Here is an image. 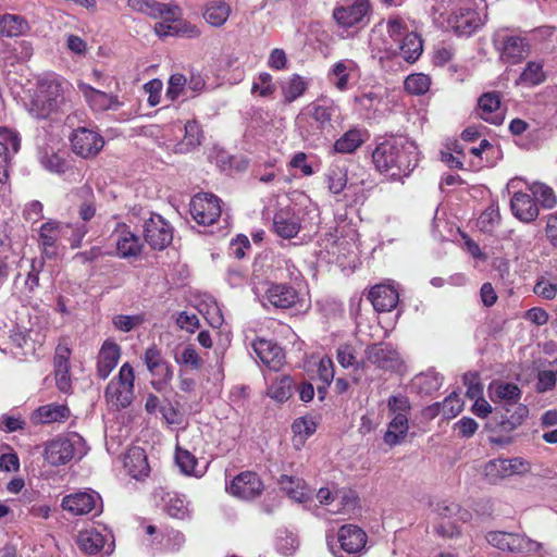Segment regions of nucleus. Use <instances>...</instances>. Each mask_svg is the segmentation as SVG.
Returning <instances> with one entry per match:
<instances>
[{
    "label": "nucleus",
    "instance_id": "864d4df0",
    "mask_svg": "<svg viewBox=\"0 0 557 557\" xmlns=\"http://www.w3.org/2000/svg\"><path fill=\"white\" fill-rule=\"evenodd\" d=\"M185 135L181 143V150H189L200 145L202 132L200 125L195 120L188 121L185 126Z\"/></svg>",
    "mask_w": 557,
    "mask_h": 557
},
{
    "label": "nucleus",
    "instance_id": "052dcab7",
    "mask_svg": "<svg viewBox=\"0 0 557 557\" xmlns=\"http://www.w3.org/2000/svg\"><path fill=\"white\" fill-rule=\"evenodd\" d=\"M292 430L301 442H305L317 431V423L312 418L301 417L293 422Z\"/></svg>",
    "mask_w": 557,
    "mask_h": 557
},
{
    "label": "nucleus",
    "instance_id": "473e14b6",
    "mask_svg": "<svg viewBox=\"0 0 557 557\" xmlns=\"http://www.w3.org/2000/svg\"><path fill=\"white\" fill-rule=\"evenodd\" d=\"M232 12L231 5L224 0H209L205 4L203 18L213 27L223 26Z\"/></svg>",
    "mask_w": 557,
    "mask_h": 557
},
{
    "label": "nucleus",
    "instance_id": "412c9836",
    "mask_svg": "<svg viewBox=\"0 0 557 557\" xmlns=\"http://www.w3.org/2000/svg\"><path fill=\"white\" fill-rule=\"evenodd\" d=\"M77 87L87 103L95 111L116 110L122 106V102L115 95L98 90L86 83H78Z\"/></svg>",
    "mask_w": 557,
    "mask_h": 557
},
{
    "label": "nucleus",
    "instance_id": "393cba45",
    "mask_svg": "<svg viewBox=\"0 0 557 557\" xmlns=\"http://www.w3.org/2000/svg\"><path fill=\"white\" fill-rule=\"evenodd\" d=\"M121 356L120 346L107 339L98 354L97 374L100 379L104 380L109 376L112 370L116 367Z\"/></svg>",
    "mask_w": 557,
    "mask_h": 557
},
{
    "label": "nucleus",
    "instance_id": "b1692460",
    "mask_svg": "<svg viewBox=\"0 0 557 557\" xmlns=\"http://www.w3.org/2000/svg\"><path fill=\"white\" fill-rule=\"evenodd\" d=\"M267 300L275 308L288 309L298 301V292L290 285L271 284L265 292Z\"/></svg>",
    "mask_w": 557,
    "mask_h": 557
},
{
    "label": "nucleus",
    "instance_id": "4468645a",
    "mask_svg": "<svg viewBox=\"0 0 557 557\" xmlns=\"http://www.w3.org/2000/svg\"><path fill=\"white\" fill-rule=\"evenodd\" d=\"M484 23L480 13L469 5H460L450 13L447 20L448 26L456 35L466 37L474 34Z\"/></svg>",
    "mask_w": 557,
    "mask_h": 557
},
{
    "label": "nucleus",
    "instance_id": "4be33fe9",
    "mask_svg": "<svg viewBox=\"0 0 557 557\" xmlns=\"http://www.w3.org/2000/svg\"><path fill=\"white\" fill-rule=\"evenodd\" d=\"M74 443L67 437H57L45 448L44 458L51 466H61L74 457Z\"/></svg>",
    "mask_w": 557,
    "mask_h": 557
},
{
    "label": "nucleus",
    "instance_id": "9b49d317",
    "mask_svg": "<svg viewBox=\"0 0 557 557\" xmlns=\"http://www.w3.org/2000/svg\"><path fill=\"white\" fill-rule=\"evenodd\" d=\"M492 546L511 553H533L540 549V543L527 537L524 534L493 531L486 535Z\"/></svg>",
    "mask_w": 557,
    "mask_h": 557
},
{
    "label": "nucleus",
    "instance_id": "aec40b11",
    "mask_svg": "<svg viewBox=\"0 0 557 557\" xmlns=\"http://www.w3.org/2000/svg\"><path fill=\"white\" fill-rule=\"evenodd\" d=\"M252 349L260 361L270 368L277 371L284 362V351L274 342L265 338H257L252 342Z\"/></svg>",
    "mask_w": 557,
    "mask_h": 557
},
{
    "label": "nucleus",
    "instance_id": "bb28decb",
    "mask_svg": "<svg viewBox=\"0 0 557 557\" xmlns=\"http://www.w3.org/2000/svg\"><path fill=\"white\" fill-rule=\"evenodd\" d=\"M376 311L387 312L393 310L398 304L397 290L389 286L380 284L371 288L368 296Z\"/></svg>",
    "mask_w": 557,
    "mask_h": 557
},
{
    "label": "nucleus",
    "instance_id": "7ed1b4c3",
    "mask_svg": "<svg viewBox=\"0 0 557 557\" xmlns=\"http://www.w3.org/2000/svg\"><path fill=\"white\" fill-rule=\"evenodd\" d=\"M71 84L55 74L38 79L37 92L27 106L28 113L39 120L49 117L65 104Z\"/></svg>",
    "mask_w": 557,
    "mask_h": 557
},
{
    "label": "nucleus",
    "instance_id": "69168bd1",
    "mask_svg": "<svg viewBox=\"0 0 557 557\" xmlns=\"http://www.w3.org/2000/svg\"><path fill=\"white\" fill-rule=\"evenodd\" d=\"M175 461L182 472L185 474H196L197 459L188 450L177 447L175 453Z\"/></svg>",
    "mask_w": 557,
    "mask_h": 557
},
{
    "label": "nucleus",
    "instance_id": "2f4dec72",
    "mask_svg": "<svg viewBox=\"0 0 557 557\" xmlns=\"http://www.w3.org/2000/svg\"><path fill=\"white\" fill-rule=\"evenodd\" d=\"M143 243L135 233L122 230L116 238L117 256L123 259L136 258L141 253Z\"/></svg>",
    "mask_w": 557,
    "mask_h": 557
},
{
    "label": "nucleus",
    "instance_id": "a18cd8bd",
    "mask_svg": "<svg viewBox=\"0 0 557 557\" xmlns=\"http://www.w3.org/2000/svg\"><path fill=\"white\" fill-rule=\"evenodd\" d=\"M463 401L457 393L453 392L442 403H435L430 407L435 413L442 412L446 419L455 418L462 411Z\"/></svg>",
    "mask_w": 557,
    "mask_h": 557
},
{
    "label": "nucleus",
    "instance_id": "2eb2a0df",
    "mask_svg": "<svg viewBox=\"0 0 557 557\" xmlns=\"http://www.w3.org/2000/svg\"><path fill=\"white\" fill-rule=\"evenodd\" d=\"M190 214L198 224H213L221 215L220 199L208 193L195 195L190 200Z\"/></svg>",
    "mask_w": 557,
    "mask_h": 557
},
{
    "label": "nucleus",
    "instance_id": "4c0bfd02",
    "mask_svg": "<svg viewBox=\"0 0 557 557\" xmlns=\"http://www.w3.org/2000/svg\"><path fill=\"white\" fill-rule=\"evenodd\" d=\"M336 106L331 103H312L308 108V113L315 121V124L320 126V128L325 133V135H330L333 129L332 117L336 113Z\"/></svg>",
    "mask_w": 557,
    "mask_h": 557
},
{
    "label": "nucleus",
    "instance_id": "72a5a7b5",
    "mask_svg": "<svg viewBox=\"0 0 557 557\" xmlns=\"http://www.w3.org/2000/svg\"><path fill=\"white\" fill-rule=\"evenodd\" d=\"M392 419L384 433L383 440L386 445L394 447L404 442L409 430L408 417L405 414L391 416Z\"/></svg>",
    "mask_w": 557,
    "mask_h": 557
},
{
    "label": "nucleus",
    "instance_id": "39448f33",
    "mask_svg": "<svg viewBox=\"0 0 557 557\" xmlns=\"http://www.w3.org/2000/svg\"><path fill=\"white\" fill-rule=\"evenodd\" d=\"M326 545L334 557H356L364 549L368 536L358 524H342L335 534H326Z\"/></svg>",
    "mask_w": 557,
    "mask_h": 557
},
{
    "label": "nucleus",
    "instance_id": "58836bf2",
    "mask_svg": "<svg viewBox=\"0 0 557 557\" xmlns=\"http://www.w3.org/2000/svg\"><path fill=\"white\" fill-rule=\"evenodd\" d=\"M124 466L129 475L135 479L148 475L149 465L145 450L140 447H134L127 451L124 458Z\"/></svg>",
    "mask_w": 557,
    "mask_h": 557
},
{
    "label": "nucleus",
    "instance_id": "ea45409f",
    "mask_svg": "<svg viewBox=\"0 0 557 557\" xmlns=\"http://www.w3.org/2000/svg\"><path fill=\"white\" fill-rule=\"evenodd\" d=\"M300 136L310 144H318L326 138L325 133L315 124V121L308 112L298 115L296 120Z\"/></svg>",
    "mask_w": 557,
    "mask_h": 557
},
{
    "label": "nucleus",
    "instance_id": "f704fd0d",
    "mask_svg": "<svg viewBox=\"0 0 557 557\" xmlns=\"http://www.w3.org/2000/svg\"><path fill=\"white\" fill-rule=\"evenodd\" d=\"M430 507L432 512L440 519H453L454 522H468V520L471 519L468 510L461 509L458 504L453 502L440 500L431 503Z\"/></svg>",
    "mask_w": 557,
    "mask_h": 557
},
{
    "label": "nucleus",
    "instance_id": "a878e982",
    "mask_svg": "<svg viewBox=\"0 0 557 557\" xmlns=\"http://www.w3.org/2000/svg\"><path fill=\"white\" fill-rule=\"evenodd\" d=\"M67 228H70L69 225L63 226L61 223L55 221H49L41 225L39 238L44 253L47 258L51 259L57 255V242L61 235L66 233Z\"/></svg>",
    "mask_w": 557,
    "mask_h": 557
},
{
    "label": "nucleus",
    "instance_id": "6ab92c4d",
    "mask_svg": "<svg viewBox=\"0 0 557 557\" xmlns=\"http://www.w3.org/2000/svg\"><path fill=\"white\" fill-rule=\"evenodd\" d=\"M479 116L485 122L500 125L505 119V112L500 107V95L497 91L484 92L478 99Z\"/></svg>",
    "mask_w": 557,
    "mask_h": 557
},
{
    "label": "nucleus",
    "instance_id": "6e6552de",
    "mask_svg": "<svg viewBox=\"0 0 557 557\" xmlns=\"http://www.w3.org/2000/svg\"><path fill=\"white\" fill-rule=\"evenodd\" d=\"M371 4L369 0L346 1L333 10L335 22L344 28H363L370 21Z\"/></svg>",
    "mask_w": 557,
    "mask_h": 557
},
{
    "label": "nucleus",
    "instance_id": "6e6d98bb",
    "mask_svg": "<svg viewBox=\"0 0 557 557\" xmlns=\"http://www.w3.org/2000/svg\"><path fill=\"white\" fill-rule=\"evenodd\" d=\"M430 78L428 75L418 73L407 76L405 79V89L411 95H423L430 88Z\"/></svg>",
    "mask_w": 557,
    "mask_h": 557
},
{
    "label": "nucleus",
    "instance_id": "5701e85b",
    "mask_svg": "<svg viewBox=\"0 0 557 557\" xmlns=\"http://www.w3.org/2000/svg\"><path fill=\"white\" fill-rule=\"evenodd\" d=\"M510 209L515 218L523 223H531L539 216V207L533 196L517 191L510 200Z\"/></svg>",
    "mask_w": 557,
    "mask_h": 557
},
{
    "label": "nucleus",
    "instance_id": "f8f14e48",
    "mask_svg": "<svg viewBox=\"0 0 557 557\" xmlns=\"http://www.w3.org/2000/svg\"><path fill=\"white\" fill-rule=\"evenodd\" d=\"M144 238L151 249L163 250L173 240V227L160 214L152 213L144 222Z\"/></svg>",
    "mask_w": 557,
    "mask_h": 557
},
{
    "label": "nucleus",
    "instance_id": "79ce46f5",
    "mask_svg": "<svg viewBox=\"0 0 557 557\" xmlns=\"http://www.w3.org/2000/svg\"><path fill=\"white\" fill-rule=\"evenodd\" d=\"M164 511L172 519L185 520L189 518L188 504L184 497L177 494L168 493L163 497Z\"/></svg>",
    "mask_w": 557,
    "mask_h": 557
},
{
    "label": "nucleus",
    "instance_id": "cd10ccee",
    "mask_svg": "<svg viewBox=\"0 0 557 557\" xmlns=\"http://www.w3.org/2000/svg\"><path fill=\"white\" fill-rule=\"evenodd\" d=\"M357 73V63L352 60L345 59L332 65L327 74V78L336 89L345 91L348 89L349 79Z\"/></svg>",
    "mask_w": 557,
    "mask_h": 557
},
{
    "label": "nucleus",
    "instance_id": "e2e57ef3",
    "mask_svg": "<svg viewBox=\"0 0 557 557\" xmlns=\"http://www.w3.org/2000/svg\"><path fill=\"white\" fill-rule=\"evenodd\" d=\"M276 90L272 82V76L269 73H260L253 81L251 86V94H259L261 97H269Z\"/></svg>",
    "mask_w": 557,
    "mask_h": 557
},
{
    "label": "nucleus",
    "instance_id": "338daca9",
    "mask_svg": "<svg viewBox=\"0 0 557 557\" xmlns=\"http://www.w3.org/2000/svg\"><path fill=\"white\" fill-rule=\"evenodd\" d=\"M0 141L8 151H11L14 154L17 153L21 148L20 134L5 126L0 127Z\"/></svg>",
    "mask_w": 557,
    "mask_h": 557
},
{
    "label": "nucleus",
    "instance_id": "13d9d810",
    "mask_svg": "<svg viewBox=\"0 0 557 557\" xmlns=\"http://www.w3.org/2000/svg\"><path fill=\"white\" fill-rule=\"evenodd\" d=\"M326 181L331 193L341 194L347 184L346 172L338 166L331 168L327 171Z\"/></svg>",
    "mask_w": 557,
    "mask_h": 557
},
{
    "label": "nucleus",
    "instance_id": "a19ab883",
    "mask_svg": "<svg viewBox=\"0 0 557 557\" xmlns=\"http://www.w3.org/2000/svg\"><path fill=\"white\" fill-rule=\"evenodd\" d=\"M399 50L405 61L416 62L423 51L422 39L417 33H408L400 41Z\"/></svg>",
    "mask_w": 557,
    "mask_h": 557
},
{
    "label": "nucleus",
    "instance_id": "603ef678",
    "mask_svg": "<svg viewBox=\"0 0 557 557\" xmlns=\"http://www.w3.org/2000/svg\"><path fill=\"white\" fill-rule=\"evenodd\" d=\"M336 497L339 499V503L336 505V508L330 509L332 513L351 512L359 506V498L350 488L337 490Z\"/></svg>",
    "mask_w": 557,
    "mask_h": 557
},
{
    "label": "nucleus",
    "instance_id": "c03bdc74",
    "mask_svg": "<svg viewBox=\"0 0 557 557\" xmlns=\"http://www.w3.org/2000/svg\"><path fill=\"white\" fill-rule=\"evenodd\" d=\"M74 195L82 200L78 213L84 222L90 221L96 213L95 196L92 188L88 185L78 187Z\"/></svg>",
    "mask_w": 557,
    "mask_h": 557
},
{
    "label": "nucleus",
    "instance_id": "49530a36",
    "mask_svg": "<svg viewBox=\"0 0 557 557\" xmlns=\"http://www.w3.org/2000/svg\"><path fill=\"white\" fill-rule=\"evenodd\" d=\"M276 549L285 555H293L299 546L298 536L287 528L278 529L275 541Z\"/></svg>",
    "mask_w": 557,
    "mask_h": 557
},
{
    "label": "nucleus",
    "instance_id": "423d86ee",
    "mask_svg": "<svg viewBox=\"0 0 557 557\" xmlns=\"http://www.w3.org/2000/svg\"><path fill=\"white\" fill-rule=\"evenodd\" d=\"M135 373L133 367L125 362L116 377L112 379L106 387L104 397L115 409L128 407L134 399Z\"/></svg>",
    "mask_w": 557,
    "mask_h": 557
},
{
    "label": "nucleus",
    "instance_id": "774afa93",
    "mask_svg": "<svg viewBox=\"0 0 557 557\" xmlns=\"http://www.w3.org/2000/svg\"><path fill=\"white\" fill-rule=\"evenodd\" d=\"M387 33L392 39L400 41L410 32L405 21L399 16H395L387 21Z\"/></svg>",
    "mask_w": 557,
    "mask_h": 557
},
{
    "label": "nucleus",
    "instance_id": "09e8293b",
    "mask_svg": "<svg viewBox=\"0 0 557 557\" xmlns=\"http://www.w3.org/2000/svg\"><path fill=\"white\" fill-rule=\"evenodd\" d=\"M536 235V231L532 228L510 230L507 238L512 242L516 250L527 251L532 247Z\"/></svg>",
    "mask_w": 557,
    "mask_h": 557
},
{
    "label": "nucleus",
    "instance_id": "f03ea898",
    "mask_svg": "<svg viewBox=\"0 0 557 557\" xmlns=\"http://www.w3.org/2000/svg\"><path fill=\"white\" fill-rule=\"evenodd\" d=\"M488 395L493 403H503L496 407L494 420L502 432L510 433L523 423L529 408L519 403L521 391L515 383L493 381L488 386Z\"/></svg>",
    "mask_w": 557,
    "mask_h": 557
},
{
    "label": "nucleus",
    "instance_id": "20e7f679",
    "mask_svg": "<svg viewBox=\"0 0 557 557\" xmlns=\"http://www.w3.org/2000/svg\"><path fill=\"white\" fill-rule=\"evenodd\" d=\"M492 45L499 61L510 65L521 63L531 53L530 40L508 28L497 29L492 36Z\"/></svg>",
    "mask_w": 557,
    "mask_h": 557
},
{
    "label": "nucleus",
    "instance_id": "37998d69",
    "mask_svg": "<svg viewBox=\"0 0 557 557\" xmlns=\"http://www.w3.org/2000/svg\"><path fill=\"white\" fill-rule=\"evenodd\" d=\"M443 384V377L435 371L420 373L412 381V386L419 394L430 395L440 389Z\"/></svg>",
    "mask_w": 557,
    "mask_h": 557
},
{
    "label": "nucleus",
    "instance_id": "0eeeda50",
    "mask_svg": "<svg viewBox=\"0 0 557 557\" xmlns=\"http://www.w3.org/2000/svg\"><path fill=\"white\" fill-rule=\"evenodd\" d=\"M76 543L88 555L109 556L115 547L113 534L104 525L101 529L89 527L79 531Z\"/></svg>",
    "mask_w": 557,
    "mask_h": 557
},
{
    "label": "nucleus",
    "instance_id": "c85d7f7f",
    "mask_svg": "<svg viewBox=\"0 0 557 557\" xmlns=\"http://www.w3.org/2000/svg\"><path fill=\"white\" fill-rule=\"evenodd\" d=\"M70 409L63 404H48L37 408L32 420L35 423L50 424L54 422H63L70 417Z\"/></svg>",
    "mask_w": 557,
    "mask_h": 557
},
{
    "label": "nucleus",
    "instance_id": "1a4fd4ad",
    "mask_svg": "<svg viewBox=\"0 0 557 557\" xmlns=\"http://www.w3.org/2000/svg\"><path fill=\"white\" fill-rule=\"evenodd\" d=\"M143 359L149 373L156 377L151 381L152 387L161 392L173 379V367L163 358L161 350L154 344L146 349Z\"/></svg>",
    "mask_w": 557,
    "mask_h": 557
},
{
    "label": "nucleus",
    "instance_id": "8fccbe9b",
    "mask_svg": "<svg viewBox=\"0 0 557 557\" xmlns=\"http://www.w3.org/2000/svg\"><path fill=\"white\" fill-rule=\"evenodd\" d=\"M294 381L288 375L277 377L269 388L271 398L277 401H286L293 394Z\"/></svg>",
    "mask_w": 557,
    "mask_h": 557
},
{
    "label": "nucleus",
    "instance_id": "c9c22d12",
    "mask_svg": "<svg viewBox=\"0 0 557 557\" xmlns=\"http://www.w3.org/2000/svg\"><path fill=\"white\" fill-rule=\"evenodd\" d=\"M367 139V132L361 128H350L344 133L333 145V150L337 153H352Z\"/></svg>",
    "mask_w": 557,
    "mask_h": 557
},
{
    "label": "nucleus",
    "instance_id": "9d476101",
    "mask_svg": "<svg viewBox=\"0 0 557 557\" xmlns=\"http://www.w3.org/2000/svg\"><path fill=\"white\" fill-rule=\"evenodd\" d=\"M62 508L75 516L89 515L94 519L103 511V504L101 496L95 491L78 492L63 497Z\"/></svg>",
    "mask_w": 557,
    "mask_h": 557
},
{
    "label": "nucleus",
    "instance_id": "0e129e2a",
    "mask_svg": "<svg viewBox=\"0 0 557 557\" xmlns=\"http://www.w3.org/2000/svg\"><path fill=\"white\" fill-rule=\"evenodd\" d=\"M154 32L159 37H166L170 35L178 34L181 32L188 33L189 36H198L199 32L196 26L185 23L182 29L176 26L170 25L168 22H160L154 25Z\"/></svg>",
    "mask_w": 557,
    "mask_h": 557
},
{
    "label": "nucleus",
    "instance_id": "c756f323",
    "mask_svg": "<svg viewBox=\"0 0 557 557\" xmlns=\"http://www.w3.org/2000/svg\"><path fill=\"white\" fill-rule=\"evenodd\" d=\"M546 79L547 74L544 70V62L532 60L525 63L516 79V85L531 88L543 84Z\"/></svg>",
    "mask_w": 557,
    "mask_h": 557
},
{
    "label": "nucleus",
    "instance_id": "bf43d9fd",
    "mask_svg": "<svg viewBox=\"0 0 557 557\" xmlns=\"http://www.w3.org/2000/svg\"><path fill=\"white\" fill-rule=\"evenodd\" d=\"M387 408L389 416H409L411 405L409 398L404 394L392 395L387 399Z\"/></svg>",
    "mask_w": 557,
    "mask_h": 557
},
{
    "label": "nucleus",
    "instance_id": "4d7b16f0",
    "mask_svg": "<svg viewBox=\"0 0 557 557\" xmlns=\"http://www.w3.org/2000/svg\"><path fill=\"white\" fill-rule=\"evenodd\" d=\"M186 84L187 79L183 74L177 73L171 75L168 83L165 96L172 101H175L180 96L188 97Z\"/></svg>",
    "mask_w": 557,
    "mask_h": 557
},
{
    "label": "nucleus",
    "instance_id": "de8ad7c7",
    "mask_svg": "<svg viewBox=\"0 0 557 557\" xmlns=\"http://www.w3.org/2000/svg\"><path fill=\"white\" fill-rule=\"evenodd\" d=\"M308 83L298 74H294L289 81L282 87L284 101L292 103L305 94Z\"/></svg>",
    "mask_w": 557,
    "mask_h": 557
},
{
    "label": "nucleus",
    "instance_id": "f257e3e1",
    "mask_svg": "<svg viewBox=\"0 0 557 557\" xmlns=\"http://www.w3.org/2000/svg\"><path fill=\"white\" fill-rule=\"evenodd\" d=\"M375 169L393 181L410 175L419 162L416 143L404 135L384 139L372 152Z\"/></svg>",
    "mask_w": 557,
    "mask_h": 557
},
{
    "label": "nucleus",
    "instance_id": "680f3d73",
    "mask_svg": "<svg viewBox=\"0 0 557 557\" xmlns=\"http://www.w3.org/2000/svg\"><path fill=\"white\" fill-rule=\"evenodd\" d=\"M500 222V213L497 206L491 205L479 218V225L483 232H492Z\"/></svg>",
    "mask_w": 557,
    "mask_h": 557
},
{
    "label": "nucleus",
    "instance_id": "ddd939ff",
    "mask_svg": "<svg viewBox=\"0 0 557 557\" xmlns=\"http://www.w3.org/2000/svg\"><path fill=\"white\" fill-rule=\"evenodd\" d=\"M72 151L84 158L96 157L104 145L103 137L96 131L86 127H78L70 135Z\"/></svg>",
    "mask_w": 557,
    "mask_h": 557
},
{
    "label": "nucleus",
    "instance_id": "dca6fc26",
    "mask_svg": "<svg viewBox=\"0 0 557 557\" xmlns=\"http://www.w3.org/2000/svg\"><path fill=\"white\" fill-rule=\"evenodd\" d=\"M367 360L379 369L395 371L403 361L399 352L389 343L381 342L367 346L364 350Z\"/></svg>",
    "mask_w": 557,
    "mask_h": 557
},
{
    "label": "nucleus",
    "instance_id": "a211bd4d",
    "mask_svg": "<svg viewBox=\"0 0 557 557\" xmlns=\"http://www.w3.org/2000/svg\"><path fill=\"white\" fill-rule=\"evenodd\" d=\"M273 232L281 238L290 239L297 236L301 228V220L292 207L280 208L273 216Z\"/></svg>",
    "mask_w": 557,
    "mask_h": 557
},
{
    "label": "nucleus",
    "instance_id": "5fc2aeb1",
    "mask_svg": "<svg viewBox=\"0 0 557 557\" xmlns=\"http://www.w3.org/2000/svg\"><path fill=\"white\" fill-rule=\"evenodd\" d=\"M127 7L134 12L146 14L152 18L161 17L159 9L162 7L161 2L157 0H127Z\"/></svg>",
    "mask_w": 557,
    "mask_h": 557
},
{
    "label": "nucleus",
    "instance_id": "f3484780",
    "mask_svg": "<svg viewBox=\"0 0 557 557\" xmlns=\"http://www.w3.org/2000/svg\"><path fill=\"white\" fill-rule=\"evenodd\" d=\"M226 491L238 499L251 500L261 495L263 483L256 472L245 471L226 485Z\"/></svg>",
    "mask_w": 557,
    "mask_h": 557
},
{
    "label": "nucleus",
    "instance_id": "e433bc0d",
    "mask_svg": "<svg viewBox=\"0 0 557 557\" xmlns=\"http://www.w3.org/2000/svg\"><path fill=\"white\" fill-rule=\"evenodd\" d=\"M29 30L27 20L17 14H0V37H18Z\"/></svg>",
    "mask_w": 557,
    "mask_h": 557
},
{
    "label": "nucleus",
    "instance_id": "3c124183",
    "mask_svg": "<svg viewBox=\"0 0 557 557\" xmlns=\"http://www.w3.org/2000/svg\"><path fill=\"white\" fill-rule=\"evenodd\" d=\"M483 474L486 481L491 484H496L500 480L509 478L506 466V458H497L486 462L484 466Z\"/></svg>",
    "mask_w": 557,
    "mask_h": 557
},
{
    "label": "nucleus",
    "instance_id": "7c9ffc66",
    "mask_svg": "<svg viewBox=\"0 0 557 557\" xmlns=\"http://www.w3.org/2000/svg\"><path fill=\"white\" fill-rule=\"evenodd\" d=\"M278 484L290 498L298 503H307L312 497L307 483L300 478L283 474L278 479Z\"/></svg>",
    "mask_w": 557,
    "mask_h": 557
}]
</instances>
